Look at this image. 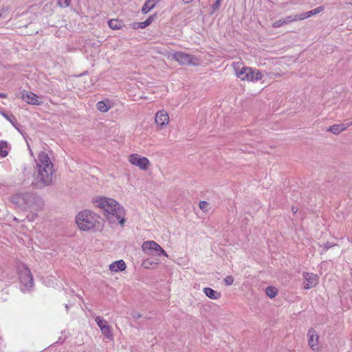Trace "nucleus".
I'll return each instance as SVG.
<instances>
[{"label":"nucleus","instance_id":"obj_16","mask_svg":"<svg viewBox=\"0 0 352 352\" xmlns=\"http://www.w3.org/2000/svg\"><path fill=\"white\" fill-rule=\"evenodd\" d=\"M323 10H324V7L320 6V7H318V8H316L314 10H311L310 11L299 14H298L299 20L300 21V20H304L305 19H308L314 15H316V14L320 13Z\"/></svg>","mask_w":352,"mask_h":352},{"label":"nucleus","instance_id":"obj_32","mask_svg":"<svg viewBox=\"0 0 352 352\" xmlns=\"http://www.w3.org/2000/svg\"><path fill=\"white\" fill-rule=\"evenodd\" d=\"M220 5V0H216L215 3L213 5L214 9H217L219 7Z\"/></svg>","mask_w":352,"mask_h":352},{"label":"nucleus","instance_id":"obj_11","mask_svg":"<svg viewBox=\"0 0 352 352\" xmlns=\"http://www.w3.org/2000/svg\"><path fill=\"white\" fill-rule=\"evenodd\" d=\"M303 278L305 280L304 289H309L315 287L318 283V276L313 273L305 272Z\"/></svg>","mask_w":352,"mask_h":352},{"label":"nucleus","instance_id":"obj_38","mask_svg":"<svg viewBox=\"0 0 352 352\" xmlns=\"http://www.w3.org/2000/svg\"><path fill=\"white\" fill-rule=\"evenodd\" d=\"M351 278H352V270H351Z\"/></svg>","mask_w":352,"mask_h":352},{"label":"nucleus","instance_id":"obj_25","mask_svg":"<svg viewBox=\"0 0 352 352\" xmlns=\"http://www.w3.org/2000/svg\"><path fill=\"white\" fill-rule=\"evenodd\" d=\"M0 114L3 116L8 121H9L10 123L14 124L16 119L14 117L13 115H8V113H5L4 111H0Z\"/></svg>","mask_w":352,"mask_h":352},{"label":"nucleus","instance_id":"obj_6","mask_svg":"<svg viewBox=\"0 0 352 352\" xmlns=\"http://www.w3.org/2000/svg\"><path fill=\"white\" fill-rule=\"evenodd\" d=\"M34 195L28 192H17L12 197V201L19 208L27 210L30 208L34 202Z\"/></svg>","mask_w":352,"mask_h":352},{"label":"nucleus","instance_id":"obj_19","mask_svg":"<svg viewBox=\"0 0 352 352\" xmlns=\"http://www.w3.org/2000/svg\"><path fill=\"white\" fill-rule=\"evenodd\" d=\"M161 0H148L145 2L142 8V12L143 14H146L148 11L153 9L155 4L160 1Z\"/></svg>","mask_w":352,"mask_h":352},{"label":"nucleus","instance_id":"obj_35","mask_svg":"<svg viewBox=\"0 0 352 352\" xmlns=\"http://www.w3.org/2000/svg\"><path fill=\"white\" fill-rule=\"evenodd\" d=\"M292 210L294 213H296L298 211V208L292 207Z\"/></svg>","mask_w":352,"mask_h":352},{"label":"nucleus","instance_id":"obj_34","mask_svg":"<svg viewBox=\"0 0 352 352\" xmlns=\"http://www.w3.org/2000/svg\"><path fill=\"white\" fill-rule=\"evenodd\" d=\"M0 98H7V95L6 94H3V93H0Z\"/></svg>","mask_w":352,"mask_h":352},{"label":"nucleus","instance_id":"obj_7","mask_svg":"<svg viewBox=\"0 0 352 352\" xmlns=\"http://www.w3.org/2000/svg\"><path fill=\"white\" fill-rule=\"evenodd\" d=\"M143 252L149 255L161 256L163 255L168 257L166 251L155 241H146L142 245Z\"/></svg>","mask_w":352,"mask_h":352},{"label":"nucleus","instance_id":"obj_10","mask_svg":"<svg viewBox=\"0 0 352 352\" xmlns=\"http://www.w3.org/2000/svg\"><path fill=\"white\" fill-rule=\"evenodd\" d=\"M21 99L29 104L40 105L42 101L39 100V97L31 91L23 90L21 92Z\"/></svg>","mask_w":352,"mask_h":352},{"label":"nucleus","instance_id":"obj_33","mask_svg":"<svg viewBox=\"0 0 352 352\" xmlns=\"http://www.w3.org/2000/svg\"><path fill=\"white\" fill-rule=\"evenodd\" d=\"M132 316L135 319H138L141 317V315L138 312H134Z\"/></svg>","mask_w":352,"mask_h":352},{"label":"nucleus","instance_id":"obj_18","mask_svg":"<svg viewBox=\"0 0 352 352\" xmlns=\"http://www.w3.org/2000/svg\"><path fill=\"white\" fill-rule=\"evenodd\" d=\"M204 293L206 296L212 300H217L221 297L220 292H218L210 287L204 288Z\"/></svg>","mask_w":352,"mask_h":352},{"label":"nucleus","instance_id":"obj_8","mask_svg":"<svg viewBox=\"0 0 352 352\" xmlns=\"http://www.w3.org/2000/svg\"><path fill=\"white\" fill-rule=\"evenodd\" d=\"M19 276L25 289L29 290L33 287V276L30 269L26 265L22 264L19 267Z\"/></svg>","mask_w":352,"mask_h":352},{"label":"nucleus","instance_id":"obj_37","mask_svg":"<svg viewBox=\"0 0 352 352\" xmlns=\"http://www.w3.org/2000/svg\"><path fill=\"white\" fill-rule=\"evenodd\" d=\"M65 307L66 311H68L69 305L67 304H65Z\"/></svg>","mask_w":352,"mask_h":352},{"label":"nucleus","instance_id":"obj_36","mask_svg":"<svg viewBox=\"0 0 352 352\" xmlns=\"http://www.w3.org/2000/svg\"><path fill=\"white\" fill-rule=\"evenodd\" d=\"M193 0H183V1L185 3H190L192 2Z\"/></svg>","mask_w":352,"mask_h":352},{"label":"nucleus","instance_id":"obj_12","mask_svg":"<svg viewBox=\"0 0 352 352\" xmlns=\"http://www.w3.org/2000/svg\"><path fill=\"white\" fill-rule=\"evenodd\" d=\"M297 21H300L298 14H292L286 16L285 18L276 21L273 23L272 27L274 28H278Z\"/></svg>","mask_w":352,"mask_h":352},{"label":"nucleus","instance_id":"obj_15","mask_svg":"<svg viewBox=\"0 0 352 352\" xmlns=\"http://www.w3.org/2000/svg\"><path fill=\"white\" fill-rule=\"evenodd\" d=\"M350 126H352V122L344 124H334L331 126L327 131H330L335 135H338L341 132L345 131Z\"/></svg>","mask_w":352,"mask_h":352},{"label":"nucleus","instance_id":"obj_22","mask_svg":"<svg viewBox=\"0 0 352 352\" xmlns=\"http://www.w3.org/2000/svg\"><path fill=\"white\" fill-rule=\"evenodd\" d=\"M96 107L97 109L102 113L107 112L110 109V107H109L104 101H99L97 102Z\"/></svg>","mask_w":352,"mask_h":352},{"label":"nucleus","instance_id":"obj_28","mask_svg":"<svg viewBox=\"0 0 352 352\" xmlns=\"http://www.w3.org/2000/svg\"><path fill=\"white\" fill-rule=\"evenodd\" d=\"M71 0H58V4L61 8H67L69 6Z\"/></svg>","mask_w":352,"mask_h":352},{"label":"nucleus","instance_id":"obj_26","mask_svg":"<svg viewBox=\"0 0 352 352\" xmlns=\"http://www.w3.org/2000/svg\"><path fill=\"white\" fill-rule=\"evenodd\" d=\"M95 321L97 323V325L101 329V327L104 326V324H107L108 322L105 320L102 316H96L95 318Z\"/></svg>","mask_w":352,"mask_h":352},{"label":"nucleus","instance_id":"obj_20","mask_svg":"<svg viewBox=\"0 0 352 352\" xmlns=\"http://www.w3.org/2000/svg\"><path fill=\"white\" fill-rule=\"evenodd\" d=\"M109 28L112 30H120L124 27V23L118 19H111L108 22Z\"/></svg>","mask_w":352,"mask_h":352},{"label":"nucleus","instance_id":"obj_17","mask_svg":"<svg viewBox=\"0 0 352 352\" xmlns=\"http://www.w3.org/2000/svg\"><path fill=\"white\" fill-rule=\"evenodd\" d=\"M126 268V264L122 260H119L112 263L109 265V270L111 272H118L119 271H123Z\"/></svg>","mask_w":352,"mask_h":352},{"label":"nucleus","instance_id":"obj_29","mask_svg":"<svg viewBox=\"0 0 352 352\" xmlns=\"http://www.w3.org/2000/svg\"><path fill=\"white\" fill-rule=\"evenodd\" d=\"M208 203L206 201H201L199 202V208L204 211H208Z\"/></svg>","mask_w":352,"mask_h":352},{"label":"nucleus","instance_id":"obj_30","mask_svg":"<svg viewBox=\"0 0 352 352\" xmlns=\"http://www.w3.org/2000/svg\"><path fill=\"white\" fill-rule=\"evenodd\" d=\"M224 282L226 285H231L234 283V278L232 276H228L224 278Z\"/></svg>","mask_w":352,"mask_h":352},{"label":"nucleus","instance_id":"obj_4","mask_svg":"<svg viewBox=\"0 0 352 352\" xmlns=\"http://www.w3.org/2000/svg\"><path fill=\"white\" fill-rule=\"evenodd\" d=\"M240 63H234L233 67L236 76L241 80L250 82L258 81L262 79L263 74L256 69L243 66Z\"/></svg>","mask_w":352,"mask_h":352},{"label":"nucleus","instance_id":"obj_21","mask_svg":"<svg viewBox=\"0 0 352 352\" xmlns=\"http://www.w3.org/2000/svg\"><path fill=\"white\" fill-rule=\"evenodd\" d=\"M100 331L107 338L109 339L112 338L113 333L111 332V327L110 325L108 324V323L101 327Z\"/></svg>","mask_w":352,"mask_h":352},{"label":"nucleus","instance_id":"obj_39","mask_svg":"<svg viewBox=\"0 0 352 352\" xmlns=\"http://www.w3.org/2000/svg\"><path fill=\"white\" fill-rule=\"evenodd\" d=\"M1 16V13H0V17Z\"/></svg>","mask_w":352,"mask_h":352},{"label":"nucleus","instance_id":"obj_2","mask_svg":"<svg viewBox=\"0 0 352 352\" xmlns=\"http://www.w3.org/2000/svg\"><path fill=\"white\" fill-rule=\"evenodd\" d=\"M100 216L96 213L85 210L81 211L76 217L78 228L83 231L96 230L100 226Z\"/></svg>","mask_w":352,"mask_h":352},{"label":"nucleus","instance_id":"obj_1","mask_svg":"<svg viewBox=\"0 0 352 352\" xmlns=\"http://www.w3.org/2000/svg\"><path fill=\"white\" fill-rule=\"evenodd\" d=\"M94 203L96 206L104 211V214L109 223H115L118 221L122 226H124L125 223V210L115 199L100 197L96 198Z\"/></svg>","mask_w":352,"mask_h":352},{"label":"nucleus","instance_id":"obj_14","mask_svg":"<svg viewBox=\"0 0 352 352\" xmlns=\"http://www.w3.org/2000/svg\"><path fill=\"white\" fill-rule=\"evenodd\" d=\"M155 123L161 126L166 125L169 122V117L166 111L162 110L155 113Z\"/></svg>","mask_w":352,"mask_h":352},{"label":"nucleus","instance_id":"obj_13","mask_svg":"<svg viewBox=\"0 0 352 352\" xmlns=\"http://www.w3.org/2000/svg\"><path fill=\"white\" fill-rule=\"evenodd\" d=\"M308 343L309 346L314 350L317 351L319 349L318 346V335L317 332L311 329L307 333Z\"/></svg>","mask_w":352,"mask_h":352},{"label":"nucleus","instance_id":"obj_5","mask_svg":"<svg viewBox=\"0 0 352 352\" xmlns=\"http://www.w3.org/2000/svg\"><path fill=\"white\" fill-rule=\"evenodd\" d=\"M162 54H164L168 59L175 60L181 65H197L199 64V59L190 54H186L182 52H166L165 53Z\"/></svg>","mask_w":352,"mask_h":352},{"label":"nucleus","instance_id":"obj_23","mask_svg":"<svg viewBox=\"0 0 352 352\" xmlns=\"http://www.w3.org/2000/svg\"><path fill=\"white\" fill-rule=\"evenodd\" d=\"M8 142L4 140L0 142V155L2 157H6L8 155V152L3 148H7Z\"/></svg>","mask_w":352,"mask_h":352},{"label":"nucleus","instance_id":"obj_3","mask_svg":"<svg viewBox=\"0 0 352 352\" xmlns=\"http://www.w3.org/2000/svg\"><path fill=\"white\" fill-rule=\"evenodd\" d=\"M38 178L45 184L49 185L53 178V164L47 154L44 151L39 153L38 156Z\"/></svg>","mask_w":352,"mask_h":352},{"label":"nucleus","instance_id":"obj_9","mask_svg":"<svg viewBox=\"0 0 352 352\" xmlns=\"http://www.w3.org/2000/svg\"><path fill=\"white\" fill-rule=\"evenodd\" d=\"M129 162L140 170H147L150 166V161L146 157H142L137 153L131 154L128 157Z\"/></svg>","mask_w":352,"mask_h":352},{"label":"nucleus","instance_id":"obj_31","mask_svg":"<svg viewBox=\"0 0 352 352\" xmlns=\"http://www.w3.org/2000/svg\"><path fill=\"white\" fill-rule=\"evenodd\" d=\"M142 265H144V267L146 268H148L149 267V265H151V263L149 262L148 261H144L142 263Z\"/></svg>","mask_w":352,"mask_h":352},{"label":"nucleus","instance_id":"obj_27","mask_svg":"<svg viewBox=\"0 0 352 352\" xmlns=\"http://www.w3.org/2000/svg\"><path fill=\"white\" fill-rule=\"evenodd\" d=\"M152 21L151 17L147 19L145 21L139 23H138V28H145L146 27L148 26Z\"/></svg>","mask_w":352,"mask_h":352},{"label":"nucleus","instance_id":"obj_24","mask_svg":"<svg viewBox=\"0 0 352 352\" xmlns=\"http://www.w3.org/2000/svg\"><path fill=\"white\" fill-rule=\"evenodd\" d=\"M266 294L271 298L277 295V290L274 287H267L265 289Z\"/></svg>","mask_w":352,"mask_h":352}]
</instances>
